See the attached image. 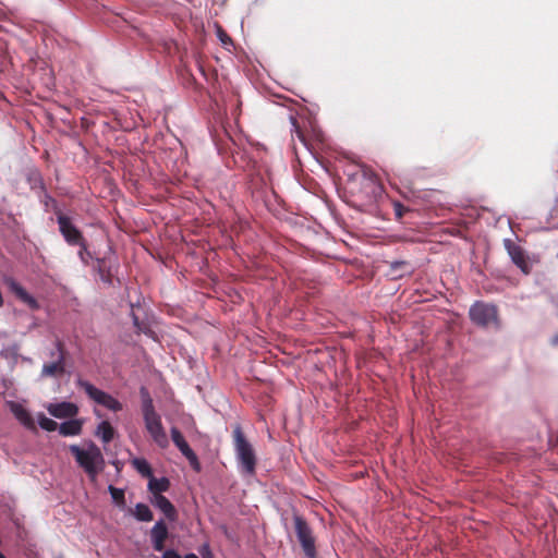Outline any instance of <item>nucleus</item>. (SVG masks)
<instances>
[{
    "mask_svg": "<svg viewBox=\"0 0 558 558\" xmlns=\"http://www.w3.org/2000/svg\"><path fill=\"white\" fill-rule=\"evenodd\" d=\"M142 412L145 427L153 440L160 447L167 448L169 445L168 436L161 423L160 415L156 412L153 399L146 388L141 389Z\"/></svg>",
    "mask_w": 558,
    "mask_h": 558,
    "instance_id": "obj_1",
    "label": "nucleus"
},
{
    "mask_svg": "<svg viewBox=\"0 0 558 558\" xmlns=\"http://www.w3.org/2000/svg\"><path fill=\"white\" fill-rule=\"evenodd\" d=\"M232 439L241 472L246 475H254L256 471L257 457L253 446L246 439L242 427L239 424L233 428Z\"/></svg>",
    "mask_w": 558,
    "mask_h": 558,
    "instance_id": "obj_2",
    "label": "nucleus"
},
{
    "mask_svg": "<svg viewBox=\"0 0 558 558\" xmlns=\"http://www.w3.org/2000/svg\"><path fill=\"white\" fill-rule=\"evenodd\" d=\"M70 451L74 456L78 465L86 472L92 481L104 470L105 459L100 449L90 444L87 449H82L76 445L70 447Z\"/></svg>",
    "mask_w": 558,
    "mask_h": 558,
    "instance_id": "obj_3",
    "label": "nucleus"
},
{
    "mask_svg": "<svg viewBox=\"0 0 558 558\" xmlns=\"http://www.w3.org/2000/svg\"><path fill=\"white\" fill-rule=\"evenodd\" d=\"M77 386L82 388L86 392V395L98 404H101L114 412L122 410V404L116 398L96 388L89 381L78 379Z\"/></svg>",
    "mask_w": 558,
    "mask_h": 558,
    "instance_id": "obj_4",
    "label": "nucleus"
},
{
    "mask_svg": "<svg viewBox=\"0 0 558 558\" xmlns=\"http://www.w3.org/2000/svg\"><path fill=\"white\" fill-rule=\"evenodd\" d=\"M54 348H57V360L45 363L41 367V377H61L65 373V361L68 351L62 340L57 339L54 341Z\"/></svg>",
    "mask_w": 558,
    "mask_h": 558,
    "instance_id": "obj_5",
    "label": "nucleus"
},
{
    "mask_svg": "<svg viewBox=\"0 0 558 558\" xmlns=\"http://www.w3.org/2000/svg\"><path fill=\"white\" fill-rule=\"evenodd\" d=\"M295 533L301 546L308 558H315V538L312 529L301 515H294Z\"/></svg>",
    "mask_w": 558,
    "mask_h": 558,
    "instance_id": "obj_6",
    "label": "nucleus"
},
{
    "mask_svg": "<svg viewBox=\"0 0 558 558\" xmlns=\"http://www.w3.org/2000/svg\"><path fill=\"white\" fill-rule=\"evenodd\" d=\"M471 320L482 327H486L492 323H496L498 318V310L496 305L484 302H475L470 308Z\"/></svg>",
    "mask_w": 558,
    "mask_h": 558,
    "instance_id": "obj_7",
    "label": "nucleus"
},
{
    "mask_svg": "<svg viewBox=\"0 0 558 558\" xmlns=\"http://www.w3.org/2000/svg\"><path fill=\"white\" fill-rule=\"evenodd\" d=\"M56 215L59 231L62 234L64 241L71 246H74L77 243H82V240L85 238L82 231L74 226L71 218L64 215L61 210H57Z\"/></svg>",
    "mask_w": 558,
    "mask_h": 558,
    "instance_id": "obj_8",
    "label": "nucleus"
},
{
    "mask_svg": "<svg viewBox=\"0 0 558 558\" xmlns=\"http://www.w3.org/2000/svg\"><path fill=\"white\" fill-rule=\"evenodd\" d=\"M171 438L173 444L180 450V452L189 460L190 465L196 472L201 471V463L196 453L191 449L186 440L184 439L182 433L177 428H171Z\"/></svg>",
    "mask_w": 558,
    "mask_h": 558,
    "instance_id": "obj_9",
    "label": "nucleus"
},
{
    "mask_svg": "<svg viewBox=\"0 0 558 558\" xmlns=\"http://www.w3.org/2000/svg\"><path fill=\"white\" fill-rule=\"evenodd\" d=\"M4 283L9 288V290L24 304H26L31 310L37 311L40 305L38 301L31 295L14 278L7 277L4 278Z\"/></svg>",
    "mask_w": 558,
    "mask_h": 558,
    "instance_id": "obj_10",
    "label": "nucleus"
},
{
    "mask_svg": "<svg viewBox=\"0 0 558 558\" xmlns=\"http://www.w3.org/2000/svg\"><path fill=\"white\" fill-rule=\"evenodd\" d=\"M153 548L156 551H165L166 542L169 537V530L163 519L158 520L149 532Z\"/></svg>",
    "mask_w": 558,
    "mask_h": 558,
    "instance_id": "obj_11",
    "label": "nucleus"
},
{
    "mask_svg": "<svg viewBox=\"0 0 558 558\" xmlns=\"http://www.w3.org/2000/svg\"><path fill=\"white\" fill-rule=\"evenodd\" d=\"M504 246L511 257L513 264L518 266L524 274H529L530 269L522 247L515 244L511 239H505Z\"/></svg>",
    "mask_w": 558,
    "mask_h": 558,
    "instance_id": "obj_12",
    "label": "nucleus"
},
{
    "mask_svg": "<svg viewBox=\"0 0 558 558\" xmlns=\"http://www.w3.org/2000/svg\"><path fill=\"white\" fill-rule=\"evenodd\" d=\"M47 410L52 416L58 418L73 417L78 412L77 407L71 402L51 403Z\"/></svg>",
    "mask_w": 558,
    "mask_h": 558,
    "instance_id": "obj_13",
    "label": "nucleus"
},
{
    "mask_svg": "<svg viewBox=\"0 0 558 558\" xmlns=\"http://www.w3.org/2000/svg\"><path fill=\"white\" fill-rule=\"evenodd\" d=\"M150 502L155 507H157L160 511H162V513L169 521H171V522L177 521L178 511H177L175 507L172 505V502L167 497H165L163 495H158V496L151 497Z\"/></svg>",
    "mask_w": 558,
    "mask_h": 558,
    "instance_id": "obj_14",
    "label": "nucleus"
},
{
    "mask_svg": "<svg viewBox=\"0 0 558 558\" xmlns=\"http://www.w3.org/2000/svg\"><path fill=\"white\" fill-rule=\"evenodd\" d=\"M97 270L101 281L112 286L117 267L107 258L97 259Z\"/></svg>",
    "mask_w": 558,
    "mask_h": 558,
    "instance_id": "obj_15",
    "label": "nucleus"
},
{
    "mask_svg": "<svg viewBox=\"0 0 558 558\" xmlns=\"http://www.w3.org/2000/svg\"><path fill=\"white\" fill-rule=\"evenodd\" d=\"M130 512L140 522H150L154 519L153 511L143 502L136 504L133 509H130Z\"/></svg>",
    "mask_w": 558,
    "mask_h": 558,
    "instance_id": "obj_16",
    "label": "nucleus"
},
{
    "mask_svg": "<svg viewBox=\"0 0 558 558\" xmlns=\"http://www.w3.org/2000/svg\"><path fill=\"white\" fill-rule=\"evenodd\" d=\"M170 487V482L167 477L156 478L151 476L148 482V490L153 494V497L162 495Z\"/></svg>",
    "mask_w": 558,
    "mask_h": 558,
    "instance_id": "obj_17",
    "label": "nucleus"
},
{
    "mask_svg": "<svg viewBox=\"0 0 558 558\" xmlns=\"http://www.w3.org/2000/svg\"><path fill=\"white\" fill-rule=\"evenodd\" d=\"M82 432V422L78 420H70L66 422H63L59 426V433L62 436H76L80 435Z\"/></svg>",
    "mask_w": 558,
    "mask_h": 558,
    "instance_id": "obj_18",
    "label": "nucleus"
},
{
    "mask_svg": "<svg viewBox=\"0 0 558 558\" xmlns=\"http://www.w3.org/2000/svg\"><path fill=\"white\" fill-rule=\"evenodd\" d=\"M114 428L108 421H102L97 428L96 435L100 437V439L105 444H109L114 437Z\"/></svg>",
    "mask_w": 558,
    "mask_h": 558,
    "instance_id": "obj_19",
    "label": "nucleus"
},
{
    "mask_svg": "<svg viewBox=\"0 0 558 558\" xmlns=\"http://www.w3.org/2000/svg\"><path fill=\"white\" fill-rule=\"evenodd\" d=\"M132 465L143 477L150 478L153 476V470L145 459L135 458L132 460Z\"/></svg>",
    "mask_w": 558,
    "mask_h": 558,
    "instance_id": "obj_20",
    "label": "nucleus"
},
{
    "mask_svg": "<svg viewBox=\"0 0 558 558\" xmlns=\"http://www.w3.org/2000/svg\"><path fill=\"white\" fill-rule=\"evenodd\" d=\"M13 412L16 418L27 427H34V422L26 409L21 405H15Z\"/></svg>",
    "mask_w": 558,
    "mask_h": 558,
    "instance_id": "obj_21",
    "label": "nucleus"
},
{
    "mask_svg": "<svg viewBox=\"0 0 558 558\" xmlns=\"http://www.w3.org/2000/svg\"><path fill=\"white\" fill-rule=\"evenodd\" d=\"M108 490L112 497L113 502L118 507L123 508L125 506L124 490L121 488H117L113 485H109Z\"/></svg>",
    "mask_w": 558,
    "mask_h": 558,
    "instance_id": "obj_22",
    "label": "nucleus"
},
{
    "mask_svg": "<svg viewBox=\"0 0 558 558\" xmlns=\"http://www.w3.org/2000/svg\"><path fill=\"white\" fill-rule=\"evenodd\" d=\"M75 246L80 247L78 253H77L80 259L85 265H87L88 264V259L92 258V253L88 250V244H87L86 239H83L82 243H77Z\"/></svg>",
    "mask_w": 558,
    "mask_h": 558,
    "instance_id": "obj_23",
    "label": "nucleus"
},
{
    "mask_svg": "<svg viewBox=\"0 0 558 558\" xmlns=\"http://www.w3.org/2000/svg\"><path fill=\"white\" fill-rule=\"evenodd\" d=\"M39 426L48 432H53L58 428V423L45 415H41L38 420Z\"/></svg>",
    "mask_w": 558,
    "mask_h": 558,
    "instance_id": "obj_24",
    "label": "nucleus"
},
{
    "mask_svg": "<svg viewBox=\"0 0 558 558\" xmlns=\"http://www.w3.org/2000/svg\"><path fill=\"white\" fill-rule=\"evenodd\" d=\"M202 558H215L209 544H203L198 549Z\"/></svg>",
    "mask_w": 558,
    "mask_h": 558,
    "instance_id": "obj_25",
    "label": "nucleus"
},
{
    "mask_svg": "<svg viewBox=\"0 0 558 558\" xmlns=\"http://www.w3.org/2000/svg\"><path fill=\"white\" fill-rule=\"evenodd\" d=\"M393 209H395L396 217L398 219H401L403 217V215L408 211V208L399 202L393 204Z\"/></svg>",
    "mask_w": 558,
    "mask_h": 558,
    "instance_id": "obj_26",
    "label": "nucleus"
},
{
    "mask_svg": "<svg viewBox=\"0 0 558 558\" xmlns=\"http://www.w3.org/2000/svg\"><path fill=\"white\" fill-rule=\"evenodd\" d=\"M407 265H408L407 262L396 260V262L390 263V268L392 270H399V269H402L403 267H405Z\"/></svg>",
    "mask_w": 558,
    "mask_h": 558,
    "instance_id": "obj_27",
    "label": "nucleus"
},
{
    "mask_svg": "<svg viewBox=\"0 0 558 558\" xmlns=\"http://www.w3.org/2000/svg\"><path fill=\"white\" fill-rule=\"evenodd\" d=\"M162 558H181L174 549H167L163 551Z\"/></svg>",
    "mask_w": 558,
    "mask_h": 558,
    "instance_id": "obj_28",
    "label": "nucleus"
},
{
    "mask_svg": "<svg viewBox=\"0 0 558 558\" xmlns=\"http://www.w3.org/2000/svg\"><path fill=\"white\" fill-rule=\"evenodd\" d=\"M132 319H133V324H134V326L137 328V330H138V331H142V330H143V328H142V326H141V323H140V320H138V317H137L134 313H132Z\"/></svg>",
    "mask_w": 558,
    "mask_h": 558,
    "instance_id": "obj_29",
    "label": "nucleus"
},
{
    "mask_svg": "<svg viewBox=\"0 0 558 558\" xmlns=\"http://www.w3.org/2000/svg\"><path fill=\"white\" fill-rule=\"evenodd\" d=\"M50 203H51V204L53 205V207H54V213H56L57 210H60V209L57 207V202H56V199H54V198H52V197H50V196H47L46 205H48V204H50Z\"/></svg>",
    "mask_w": 558,
    "mask_h": 558,
    "instance_id": "obj_30",
    "label": "nucleus"
},
{
    "mask_svg": "<svg viewBox=\"0 0 558 558\" xmlns=\"http://www.w3.org/2000/svg\"><path fill=\"white\" fill-rule=\"evenodd\" d=\"M49 356L53 359V361L57 360V348L49 353Z\"/></svg>",
    "mask_w": 558,
    "mask_h": 558,
    "instance_id": "obj_31",
    "label": "nucleus"
},
{
    "mask_svg": "<svg viewBox=\"0 0 558 558\" xmlns=\"http://www.w3.org/2000/svg\"><path fill=\"white\" fill-rule=\"evenodd\" d=\"M551 344L558 345V335L554 336L551 339Z\"/></svg>",
    "mask_w": 558,
    "mask_h": 558,
    "instance_id": "obj_32",
    "label": "nucleus"
},
{
    "mask_svg": "<svg viewBox=\"0 0 558 558\" xmlns=\"http://www.w3.org/2000/svg\"><path fill=\"white\" fill-rule=\"evenodd\" d=\"M292 121H293V125L296 128V132H298L299 136L301 137V132L299 130V126L296 125V120L292 119Z\"/></svg>",
    "mask_w": 558,
    "mask_h": 558,
    "instance_id": "obj_33",
    "label": "nucleus"
},
{
    "mask_svg": "<svg viewBox=\"0 0 558 558\" xmlns=\"http://www.w3.org/2000/svg\"><path fill=\"white\" fill-rule=\"evenodd\" d=\"M184 558H198L195 554H187Z\"/></svg>",
    "mask_w": 558,
    "mask_h": 558,
    "instance_id": "obj_34",
    "label": "nucleus"
},
{
    "mask_svg": "<svg viewBox=\"0 0 558 558\" xmlns=\"http://www.w3.org/2000/svg\"><path fill=\"white\" fill-rule=\"evenodd\" d=\"M0 558H5V556L0 551Z\"/></svg>",
    "mask_w": 558,
    "mask_h": 558,
    "instance_id": "obj_35",
    "label": "nucleus"
}]
</instances>
